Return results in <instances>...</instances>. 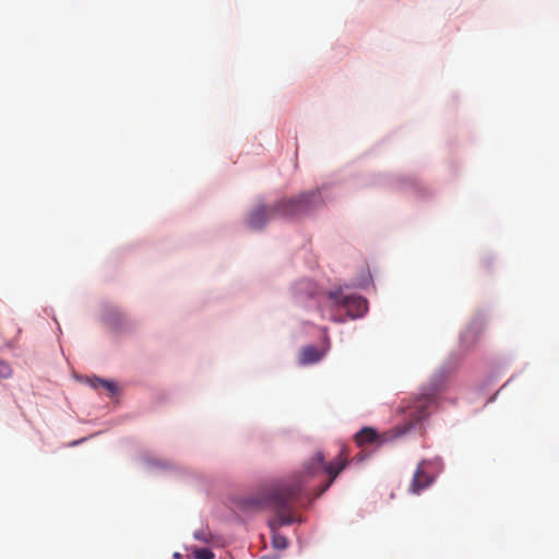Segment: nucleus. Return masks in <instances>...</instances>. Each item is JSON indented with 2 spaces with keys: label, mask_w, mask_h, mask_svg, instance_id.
Masks as SVG:
<instances>
[{
  "label": "nucleus",
  "mask_w": 559,
  "mask_h": 559,
  "mask_svg": "<svg viewBox=\"0 0 559 559\" xmlns=\"http://www.w3.org/2000/svg\"><path fill=\"white\" fill-rule=\"evenodd\" d=\"M348 463V450L343 447L338 455L328 464H324V455L317 452L308 462L305 463L302 471L295 473L290 479L281 480L270 487L262 488L260 491L245 497L240 500L239 507L242 511L255 512L263 509H271L276 518L270 521V527L275 531L283 525H290L296 521L294 515L295 506L299 502L309 481L325 472L329 476L314 498L320 497L329 489L337 475L346 467ZM273 544L275 548L284 549L287 546V539L274 534Z\"/></svg>",
  "instance_id": "f257e3e1"
},
{
  "label": "nucleus",
  "mask_w": 559,
  "mask_h": 559,
  "mask_svg": "<svg viewBox=\"0 0 559 559\" xmlns=\"http://www.w3.org/2000/svg\"><path fill=\"white\" fill-rule=\"evenodd\" d=\"M437 389L429 392H423L414 397L401 409L405 416L403 424L396 425L383 435H379L371 427H364L355 435L357 445L381 444L396 438H400L411 431L418 423L428 418L432 408L437 404Z\"/></svg>",
  "instance_id": "f03ea898"
},
{
  "label": "nucleus",
  "mask_w": 559,
  "mask_h": 559,
  "mask_svg": "<svg viewBox=\"0 0 559 559\" xmlns=\"http://www.w3.org/2000/svg\"><path fill=\"white\" fill-rule=\"evenodd\" d=\"M318 200L319 192L310 191L293 199L282 200L273 205H259L250 212L247 224L252 229H261L271 219L297 217L311 210Z\"/></svg>",
  "instance_id": "7ed1b4c3"
},
{
  "label": "nucleus",
  "mask_w": 559,
  "mask_h": 559,
  "mask_svg": "<svg viewBox=\"0 0 559 559\" xmlns=\"http://www.w3.org/2000/svg\"><path fill=\"white\" fill-rule=\"evenodd\" d=\"M325 296L330 306L345 308L354 318L360 317L367 311V300L361 296H343L341 289L331 290Z\"/></svg>",
  "instance_id": "20e7f679"
},
{
  "label": "nucleus",
  "mask_w": 559,
  "mask_h": 559,
  "mask_svg": "<svg viewBox=\"0 0 559 559\" xmlns=\"http://www.w3.org/2000/svg\"><path fill=\"white\" fill-rule=\"evenodd\" d=\"M432 483V478L424 469L421 464L417 467L409 490L414 493H419L423 489L427 488Z\"/></svg>",
  "instance_id": "39448f33"
},
{
  "label": "nucleus",
  "mask_w": 559,
  "mask_h": 559,
  "mask_svg": "<svg viewBox=\"0 0 559 559\" xmlns=\"http://www.w3.org/2000/svg\"><path fill=\"white\" fill-rule=\"evenodd\" d=\"M323 354L314 346H306L300 350L299 362L301 365H311L318 362Z\"/></svg>",
  "instance_id": "423d86ee"
},
{
  "label": "nucleus",
  "mask_w": 559,
  "mask_h": 559,
  "mask_svg": "<svg viewBox=\"0 0 559 559\" xmlns=\"http://www.w3.org/2000/svg\"><path fill=\"white\" fill-rule=\"evenodd\" d=\"M12 373L13 370L11 366L7 361L0 359V379H9L12 377Z\"/></svg>",
  "instance_id": "0eeeda50"
},
{
  "label": "nucleus",
  "mask_w": 559,
  "mask_h": 559,
  "mask_svg": "<svg viewBox=\"0 0 559 559\" xmlns=\"http://www.w3.org/2000/svg\"><path fill=\"white\" fill-rule=\"evenodd\" d=\"M195 559H214V554L209 548H200L194 550Z\"/></svg>",
  "instance_id": "6e6552de"
},
{
  "label": "nucleus",
  "mask_w": 559,
  "mask_h": 559,
  "mask_svg": "<svg viewBox=\"0 0 559 559\" xmlns=\"http://www.w3.org/2000/svg\"><path fill=\"white\" fill-rule=\"evenodd\" d=\"M97 381L99 382V384H102L108 391H110V392H115L116 391V384L114 382L107 381V380H102V379H97Z\"/></svg>",
  "instance_id": "1a4fd4ad"
},
{
  "label": "nucleus",
  "mask_w": 559,
  "mask_h": 559,
  "mask_svg": "<svg viewBox=\"0 0 559 559\" xmlns=\"http://www.w3.org/2000/svg\"><path fill=\"white\" fill-rule=\"evenodd\" d=\"M194 537L202 542H207V534L204 531H198L194 533Z\"/></svg>",
  "instance_id": "9d476101"
},
{
  "label": "nucleus",
  "mask_w": 559,
  "mask_h": 559,
  "mask_svg": "<svg viewBox=\"0 0 559 559\" xmlns=\"http://www.w3.org/2000/svg\"><path fill=\"white\" fill-rule=\"evenodd\" d=\"M174 558L175 559H180V555L179 554H175Z\"/></svg>",
  "instance_id": "9b49d317"
}]
</instances>
